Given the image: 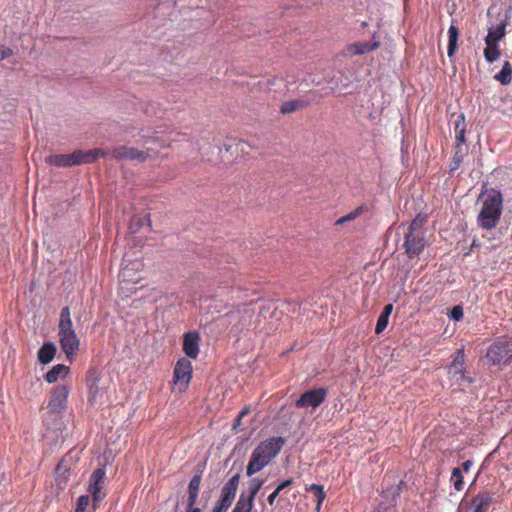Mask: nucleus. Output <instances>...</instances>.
Returning a JSON list of instances; mask_svg holds the SVG:
<instances>
[{
	"label": "nucleus",
	"mask_w": 512,
	"mask_h": 512,
	"mask_svg": "<svg viewBox=\"0 0 512 512\" xmlns=\"http://www.w3.org/2000/svg\"><path fill=\"white\" fill-rule=\"evenodd\" d=\"M465 134L466 132L455 133L454 149H463V145L466 143Z\"/></svg>",
	"instance_id": "43"
},
{
	"label": "nucleus",
	"mask_w": 512,
	"mask_h": 512,
	"mask_svg": "<svg viewBox=\"0 0 512 512\" xmlns=\"http://www.w3.org/2000/svg\"><path fill=\"white\" fill-rule=\"evenodd\" d=\"M327 394H328V389L325 387L307 390L295 402V406L297 408L311 407V408L315 409L324 402V400L327 397Z\"/></svg>",
	"instance_id": "7"
},
{
	"label": "nucleus",
	"mask_w": 512,
	"mask_h": 512,
	"mask_svg": "<svg viewBox=\"0 0 512 512\" xmlns=\"http://www.w3.org/2000/svg\"><path fill=\"white\" fill-rule=\"evenodd\" d=\"M485 357L490 365H508L512 360V339L498 338L487 348Z\"/></svg>",
	"instance_id": "4"
},
{
	"label": "nucleus",
	"mask_w": 512,
	"mask_h": 512,
	"mask_svg": "<svg viewBox=\"0 0 512 512\" xmlns=\"http://www.w3.org/2000/svg\"><path fill=\"white\" fill-rule=\"evenodd\" d=\"M279 491L277 489H275L268 497H267V502L269 503V505H273L276 498L278 497L279 495Z\"/></svg>",
	"instance_id": "48"
},
{
	"label": "nucleus",
	"mask_w": 512,
	"mask_h": 512,
	"mask_svg": "<svg viewBox=\"0 0 512 512\" xmlns=\"http://www.w3.org/2000/svg\"><path fill=\"white\" fill-rule=\"evenodd\" d=\"M254 506V500L246 496V492L242 491L235 505L234 512H251Z\"/></svg>",
	"instance_id": "28"
},
{
	"label": "nucleus",
	"mask_w": 512,
	"mask_h": 512,
	"mask_svg": "<svg viewBox=\"0 0 512 512\" xmlns=\"http://www.w3.org/2000/svg\"><path fill=\"white\" fill-rule=\"evenodd\" d=\"M185 512H202L199 507L196 506H186Z\"/></svg>",
	"instance_id": "52"
},
{
	"label": "nucleus",
	"mask_w": 512,
	"mask_h": 512,
	"mask_svg": "<svg viewBox=\"0 0 512 512\" xmlns=\"http://www.w3.org/2000/svg\"><path fill=\"white\" fill-rule=\"evenodd\" d=\"M241 420H242V418H240L238 416L234 419L233 425H232L233 430H236L241 425Z\"/></svg>",
	"instance_id": "51"
},
{
	"label": "nucleus",
	"mask_w": 512,
	"mask_h": 512,
	"mask_svg": "<svg viewBox=\"0 0 512 512\" xmlns=\"http://www.w3.org/2000/svg\"><path fill=\"white\" fill-rule=\"evenodd\" d=\"M200 484H201V473H197L191 478V480L188 484V498H187L188 506L196 505L198 496H199Z\"/></svg>",
	"instance_id": "18"
},
{
	"label": "nucleus",
	"mask_w": 512,
	"mask_h": 512,
	"mask_svg": "<svg viewBox=\"0 0 512 512\" xmlns=\"http://www.w3.org/2000/svg\"><path fill=\"white\" fill-rule=\"evenodd\" d=\"M404 484L403 481H400L399 484L393 488V489H387L384 493L391 494L392 495V502L396 503V499L399 497L402 485Z\"/></svg>",
	"instance_id": "44"
},
{
	"label": "nucleus",
	"mask_w": 512,
	"mask_h": 512,
	"mask_svg": "<svg viewBox=\"0 0 512 512\" xmlns=\"http://www.w3.org/2000/svg\"><path fill=\"white\" fill-rule=\"evenodd\" d=\"M494 79L502 85H509L512 81V65L510 62L505 61L502 69L494 75Z\"/></svg>",
	"instance_id": "26"
},
{
	"label": "nucleus",
	"mask_w": 512,
	"mask_h": 512,
	"mask_svg": "<svg viewBox=\"0 0 512 512\" xmlns=\"http://www.w3.org/2000/svg\"><path fill=\"white\" fill-rule=\"evenodd\" d=\"M307 491H310L314 494L316 502L322 504L325 500L326 493L324 491V486L320 484H311L306 488Z\"/></svg>",
	"instance_id": "34"
},
{
	"label": "nucleus",
	"mask_w": 512,
	"mask_h": 512,
	"mask_svg": "<svg viewBox=\"0 0 512 512\" xmlns=\"http://www.w3.org/2000/svg\"><path fill=\"white\" fill-rule=\"evenodd\" d=\"M226 511H227V509L222 508V507H220V506H218L216 504H215V506H214V508L212 510V512H226Z\"/></svg>",
	"instance_id": "53"
},
{
	"label": "nucleus",
	"mask_w": 512,
	"mask_h": 512,
	"mask_svg": "<svg viewBox=\"0 0 512 512\" xmlns=\"http://www.w3.org/2000/svg\"><path fill=\"white\" fill-rule=\"evenodd\" d=\"M248 408H244L242 409L239 414H238V417L242 418L244 415H246L248 413Z\"/></svg>",
	"instance_id": "55"
},
{
	"label": "nucleus",
	"mask_w": 512,
	"mask_h": 512,
	"mask_svg": "<svg viewBox=\"0 0 512 512\" xmlns=\"http://www.w3.org/2000/svg\"><path fill=\"white\" fill-rule=\"evenodd\" d=\"M239 480L240 474L237 473L224 484V486L221 489L220 498L216 502V505L228 510V508L231 506L235 499L237 489L239 486Z\"/></svg>",
	"instance_id": "10"
},
{
	"label": "nucleus",
	"mask_w": 512,
	"mask_h": 512,
	"mask_svg": "<svg viewBox=\"0 0 512 512\" xmlns=\"http://www.w3.org/2000/svg\"><path fill=\"white\" fill-rule=\"evenodd\" d=\"M483 198L476 222L479 228L490 231L497 227L503 211V196L495 188L482 190L478 199Z\"/></svg>",
	"instance_id": "1"
},
{
	"label": "nucleus",
	"mask_w": 512,
	"mask_h": 512,
	"mask_svg": "<svg viewBox=\"0 0 512 512\" xmlns=\"http://www.w3.org/2000/svg\"><path fill=\"white\" fill-rule=\"evenodd\" d=\"M57 347L53 342H45L37 353L38 361L43 364H49L55 357Z\"/></svg>",
	"instance_id": "17"
},
{
	"label": "nucleus",
	"mask_w": 512,
	"mask_h": 512,
	"mask_svg": "<svg viewBox=\"0 0 512 512\" xmlns=\"http://www.w3.org/2000/svg\"><path fill=\"white\" fill-rule=\"evenodd\" d=\"M380 43L378 41L373 42H356L353 44H350L347 47L348 52L351 55H363L370 51L376 50L379 48Z\"/></svg>",
	"instance_id": "20"
},
{
	"label": "nucleus",
	"mask_w": 512,
	"mask_h": 512,
	"mask_svg": "<svg viewBox=\"0 0 512 512\" xmlns=\"http://www.w3.org/2000/svg\"><path fill=\"white\" fill-rule=\"evenodd\" d=\"M393 311V304H386L381 312L382 315L390 317Z\"/></svg>",
	"instance_id": "49"
},
{
	"label": "nucleus",
	"mask_w": 512,
	"mask_h": 512,
	"mask_svg": "<svg viewBox=\"0 0 512 512\" xmlns=\"http://www.w3.org/2000/svg\"><path fill=\"white\" fill-rule=\"evenodd\" d=\"M192 372L193 369L190 360L187 358L179 359L173 371L174 382L186 388L191 380Z\"/></svg>",
	"instance_id": "13"
},
{
	"label": "nucleus",
	"mask_w": 512,
	"mask_h": 512,
	"mask_svg": "<svg viewBox=\"0 0 512 512\" xmlns=\"http://www.w3.org/2000/svg\"><path fill=\"white\" fill-rule=\"evenodd\" d=\"M447 371L451 379L458 385H461L464 382H472V379L466 375L464 366L460 367L450 364L447 366Z\"/></svg>",
	"instance_id": "23"
},
{
	"label": "nucleus",
	"mask_w": 512,
	"mask_h": 512,
	"mask_svg": "<svg viewBox=\"0 0 512 512\" xmlns=\"http://www.w3.org/2000/svg\"><path fill=\"white\" fill-rule=\"evenodd\" d=\"M284 443L283 437H271L260 442L254 450L271 462L280 453Z\"/></svg>",
	"instance_id": "11"
},
{
	"label": "nucleus",
	"mask_w": 512,
	"mask_h": 512,
	"mask_svg": "<svg viewBox=\"0 0 512 512\" xmlns=\"http://www.w3.org/2000/svg\"><path fill=\"white\" fill-rule=\"evenodd\" d=\"M459 29L454 24H451L448 29V47L447 55L449 59H452L456 53L458 47Z\"/></svg>",
	"instance_id": "24"
},
{
	"label": "nucleus",
	"mask_w": 512,
	"mask_h": 512,
	"mask_svg": "<svg viewBox=\"0 0 512 512\" xmlns=\"http://www.w3.org/2000/svg\"><path fill=\"white\" fill-rule=\"evenodd\" d=\"M454 155L451 159L450 165H449V173L452 174L454 171H456L460 165L463 162L464 158V149H454Z\"/></svg>",
	"instance_id": "33"
},
{
	"label": "nucleus",
	"mask_w": 512,
	"mask_h": 512,
	"mask_svg": "<svg viewBox=\"0 0 512 512\" xmlns=\"http://www.w3.org/2000/svg\"><path fill=\"white\" fill-rule=\"evenodd\" d=\"M293 484V480L292 479H287V480H284L283 482H281L278 486H277V490L279 492H281L282 490H284L285 488L291 486Z\"/></svg>",
	"instance_id": "47"
},
{
	"label": "nucleus",
	"mask_w": 512,
	"mask_h": 512,
	"mask_svg": "<svg viewBox=\"0 0 512 512\" xmlns=\"http://www.w3.org/2000/svg\"><path fill=\"white\" fill-rule=\"evenodd\" d=\"M264 482H265L264 479H260L258 477L251 478L248 481L247 491H245L246 496L255 500V497L258 494V492L260 491V489L262 488V486L264 485Z\"/></svg>",
	"instance_id": "29"
},
{
	"label": "nucleus",
	"mask_w": 512,
	"mask_h": 512,
	"mask_svg": "<svg viewBox=\"0 0 512 512\" xmlns=\"http://www.w3.org/2000/svg\"><path fill=\"white\" fill-rule=\"evenodd\" d=\"M97 148L91 150H75L70 154H53L45 158V163L55 167H72L94 163L98 159Z\"/></svg>",
	"instance_id": "3"
},
{
	"label": "nucleus",
	"mask_w": 512,
	"mask_h": 512,
	"mask_svg": "<svg viewBox=\"0 0 512 512\" xmlns=\"http://www.w3.org/2000/svg\"><path fill=\"white\" fill-rule=\"evenodd\" d=\"M105 469L97 468L93 471L89 478L88 491L92 496L93 506L96 507L97 503L104 499L105 493H102L100 484L105 478Z\"/></svg>",
	"instance_id": "12"
},
{
	"label": "nucleus",
	"mask_w": 512,
	"mask_h": 512,
	"mask_svg": "<svg viewBox=\"0 0 512 512\" xmlns=\"http://www.w3.org/2000/svg\"><path fill=\"white\" fill-rule=\"evenodd\" d=\"M472 465H473V462L471 460H466L465 462L462 463L461 470H463L464 472H468L470 470V468L472 467Z\"/></svg>",
	"instance_id": "50"
},
{
	"label": "nucleus",
	"mask_w": 512,
	"mask_h": 512,
	"mask_svg": "<svg viewBox=\"0 0 512 512\" xmlns=\"http://www.w3.org/2000/svg\"><path fill=\"white\" fill-rule=\"evenodd\" d=\"M225 150L228 152L232 148L231 144H224Z\"/></svg>",
	"instance_id": "57"
},
{
	"label": "nucleus",
	"mask_w": 512,
	"mask_h": 512,
	"mask_svg": "<svg viewBox=\"0 0 512 512\" xmlns=\"http://www.w3.org/2000/svg\"><path fill=\"white\" fill-rule=\"evenodd\" d=\"M454 131L455 133L466 132L465 115L463 113H460L456 116L454 122Z\"/></svg>",
	"instance_id": "36"
},
{
	"label": "nucleus",
	"mask_w": 512,
	"mask_h": 512,
	"mask_svg": "<svg viewBox=\"0 0 512 512\" xmlns=\"http://www.w3.org/2000/svg\"><path fill=\"white\" fill-rule=\"evenodd\" d=\"M98 158H110L118 161L122 160H136L138 162H145L149 153L143 150H139L134 147L117 146L111 148H97Z\"/></svg>",
	"instance_id": "5"
},
{
	"label": "nucleus",
	"mask_w": 512,
	"mask_h": 512,
	"mask_svg": "<svg viewBox=\"0 0 512 512\" xmlns=\"http://www.w3.org/2000/svg\"><path fill=\"white\" fill-rule=\"evenodd\" d=\"M465 363V353L464 348L457 349V351L453 355V360L451 362L452 365L456 366H464Z\"/></svg>",
	"instance_id": "39"
},
{
	"label": "nucleus",
	"mask_w": 512,
	"mask_h": 512,
	"mask_svg": "<svg viewBox=\"0 0 512 512\" xmlns=\"http://www.w3.org/2000/svg\"><path fill=\"white\" fill-rule=\"evenodd\" d=\"M89 503H90V496L89 495H81L77 500L75 512H85Z\"/></svg>",
	"instance_id": "40"
},
{
	"label": "nucleus",
	"mask_w": 512,
	"mask_h": 512,
	"mask_svg": "<svg viewBox=\"0 0 512 512\" xmlns=\"http://www.w3.org/2000/svg\"><path fill=\"white\" fill-rule=\"evenodd\" d=\"M70 388L66 385L56 386L50 396L48 409L53 413H62L66 410Z\"/></svg>",
	"instance_id": "9"
},
{
	"label": "nucleus",
	"mask_w": 512,
	"mask_h": 512,
	"mask_svg": "<svg viewBox=\"0 0 512 512\" xmlns=\"http://www.w3.org/2000/svg\"><path fill=\"white\" fill-rule=\"evenodd\" d=\"M13 55V50L4 45H0V61Z\"/></svg>",
	"instance_id": "46"
},
{
	"label": "nucleus",
	"mask_w": 512,
	"mask_h": 512,
	"mask_svg": "<svg viewBox=\"0 0 512 512\" xmlns=\"http://www.w3.org/2000/svg\"><path fill=\"white\" fill-rule=\"evenodd\" d=\"M427 220V216L424 214H418L409 224L407 231H411L414 233H423L422 227Z\"/></svg>",
	"instance_id": "31"
},
{
	"label": "nucleus",
	"mask_w": 512,
	"mask_h": 512,
	"mask_svg": "<svg viewBox=\"0 0 512 512\" xmlns=\"http://www.w3.org/2000/svg\"><path fill=\"white\" fill-rule=\"evenodd\" d=\"M364 210H366V207L364 205H361V206L357 207L356 209H354L353 211H351L348 214H346L345 216L339 218L335 222V224L336 225H341V224H343L345 222L355 220L356 218H358L363 213Z\"/></svg>",
	"instance_id": "35"
},
{
	"label": "nucleus",
	"mask_w": 512,
	"mask_h": 512,
	"mask_svg": "<svg viewBox=\"0 0 512 512\" xmlns=\"http://www.w3.org/2000/svg\"><path fill=\"white\" fill-rule=\"evenodd\" d=\"M321 506H322V504H319L318 502H316V507H315L316 512H320Z\"/></svg>",
	"instance_id": "56"
},
{
	"label": "nucleus",
	"mask_w": 512,
	"mask_h": 512,
	"mask_svg": "<svg viewBox=\"0 0 512 512\" xmlns=\"http://www.w3.org/2000/svg\"><path fill=\"white\" fill-rule=\"evenodd\" d=\"M426 246L424 233L406 231L404 235L405 253L409 258L419 256Z\"/></svg>",
	"instance_id": "8"
},
{
	"label": "nucleus",
	"mask_w": 512,
	"mask_h": 512,
	"mask_svg": "<svg viewBox=\"0 0 512 512\" xmlns=\"http://www.w3.org/2000/svg\"><path fill=\"white\" fill-rule=\"evenodd\" d=\"M141 266H142V264L139 261H134V262L126 265L125 267H123V269L121 271L122 277L124 279L130 278L131 277V271H133L135 269H139Z\"/></svg>",
	"instance_id": "38"
},
{
	"label": "nucleus",
	"mask_w": 512,
	"mask_h": 512,
	"mask_svg": "<svg viewBox=\"0 0 512 512\" xmlns=\"http://www.w3.org/2000/svg\"><path fill=\"white\" fill-rule=\"evenodd\" d=\"M231 512H234V509H232V511H231Z\"/></svg>",
	"instance_id": "58"
},
{
	"label": "nucleus",
	"mask_w": 512,
	"mask_h": 512,
	"mask_svg": "<svg viewBox=\"0 0 512 512\" xmlns=\"http://www.w3.org/2000/svg\"><path fill=\"white\" fill-rule=\"evenodd\" d=\"M154 133L155 132H151L149 129H141L139 132L140 140L138 142L143 141L144 143H147L153 138Z\"/></svg>",
	"instance_id": "45"
},
{
	"label": "nucleus",
	"mask_w": 512,
	"mask_h": 512,
	"mask_svg": "<svg viewBox=\"0 0 512 512\" xmlns=\"http://www.w3.org/2000/svg\"><path fill=\"white\" fill-rule=\"evenodd\" d=\"M479 246H480V244H479L478 240L477 239H473V241L471 243V246H470V251L473 250L476 247H479Z\"/></svg>",
	"instance_id": "54"
},
{
	"label": "nucleus",
	"mask_w": 512,
	"mask_h": 512,
	"mask_svg": "<svg viewBox=\"0 0 512 512\" xmlns=\"http://www.w3.org/2000/svg\"><path fill=\"white\" fill-rule=\"evenodd\" d=\"M310 104V100L306 99H293L289 101H285L282 103L280 107V112L282 114H289L300 109L307 107Z\"/></svg>",
	"instance_id": "25"
},
{
	"label": "nucleus",
	"mask_w": 512,
	"mask_h": 512,
	"mask_svg": "<svg viewBox=\"0 0 512 512\" xmlns=\"http://www.w3.org/2000/svg\"><path fill=\"white\" fill-rule=\"evenodd\" d=\"M151 225H152V221L150 219V215L147 214L143 217L133 219L131 222V225H130V229H131L132 233H136L139 231L140 228H142L144 226L151 227Z\"/></svg>",
	"instance_id": "30"
},
{
	"label": "nucleus",
	"mask_w": 512,
	"mask_h": 512,
	"mask_svg": "<svg viewBox=\"0 0 512 512\" xmlns=\"http://www.w3.org/2000/svg\"><path fill=\"white\" fill-rule=\"evenodd\" d=\"M388 322H389V317L382 315L380 313V315L377 319V322H376L375 333L381 334L387 328Z\"/></svg>",
	"instance_id": "37"
},
{
	"label": "nucleus",
	"mask_w": 512,
	"mask_h": 512,
	"mask_svg": "<svg viewBox=\"0 0 512 512\" xmlns=\"http://www.w3.org/2000/svg\"><path fill=\"white\" fill-rule=\"evenodd\" d=\"M253 310L247 307L229 311L221 317L223 324L230 325L232 330L241 332L251 326Z\"/></svg>",
	"instance_id": "6"
},
{
	"label": "nucleus",
	"mask_w": 512,
	"mask_h": 512,
	"mask_svg": "<svg viewBox=\"0 0 512 512\" xmlns=\"http://www.w3.org/2000/svg\"><path fill=\"white\" fill-rule=\"evenodd\" d=\"M449 318L453 321H460L463 318V308L460 305L454 306L449 312Z\"/></svg>",
	"instance_id": "41"
},
{
	"label": "nucleus",
	"mask_w": 512,
	"mask_h": 512,
	"mask_svg": "<svg viewBox=\"0 0 512 512\" xmlns=\"http://www.w3.org/2000/svg\"><path fill=\"white\" fill-rule=\"evenodd\" d=\"M492 503V497L488 492L477 494L472 499L473 512H487Z\"/></svg>",
	"instance_id": "21"
},
{
	"label": "nucleus",
	"mask_w": 512,
	"mask_h": 512,
	"mask_svg": "<svg viewBox=\"0 0 512 512\" xmlns=\"http://www.w3.org/2000/svg\"><path fill=\"white\" fill-rule=\"evenodd\" d=\"M451 482L453 483L454 489L456 491H461L464 488V480L462 470L459 467H455L452 470L451 474Z\"/></svg>",
	"instance_id": "32"
},
{
	"label": "nucleus",
	"mask_w": 512,
	"mask_h": 512,
	"mask_svg": "<svg viewBox=\"0 0 512 512\" xmlns=\"http://www.w3.org/2000/svg\"><path fill=\"white\" fill-rule=\"evenodd\" d=\"M373 512H396L395 503L394 502H382Z\"/></svg>",
	"instance_id": "42"
},
{
	"label": "nucleus",
	"mask_w": 512,
	"mask_h": 512,
	"mask_svg": "<svg viewBox=\"0 0 512 512\" xmlns=\"http://www.w3.org/2000/svg\"><path fill=\"white\" fill-rule=\"evenodd\" d=\"M98 382H99V378L97 376L96 370H89L87 379H86V385L88 388V402L90 404L95 403V400H96V397H97V394L99 391Z\"/></svg>",
	"instance_id": "19"
},
{
	"label": "nucleus",
	"mask_w": 512,
	"mask_h": 512,
	"mask_svg": "<svg viewBox=\"0 0 512 512\" xmlns=\"http://www.w3.org/2000/svg\"><path fill=\"white\" fill-rule=\"evenodd\" d=\"M508 19H509L508 15H505L504 19L501 20L496 26L490 27L488 29V34L485 37V41H490V42L498 44V42L502 38H504V36L506 34V26H507Z\"/></svg>",
	"instance_id": "16"
},
{
	"label": "nucleus",
	"mask_w": 512,
	"mask_h": 512,
	"mask_svg": "<svg viewBox=\"0 0 512 512\" xmlns=\"http://www.w3.org/2000/svg\"><path fill=\"white\" fill-rule=\"evenodd\" d=\"M269 463V460H267L264 455L262 456L261 454L253 450L246 468V475L248 477L253 476L257 472L265 468Z\"/></svg>",
	"instance_id": "15"
},
{
	"label": "nucleus",
	"mask_w": 512,
	"mask_h": 512,
	"mask_svg": "<svg viewBox=\"0 0 512 512\" xmlns=\"http://www.w3.org/2000/svg\"><path fill=\"white\" fill-rule=\"evenodd\" d=\"M486 47L483 51L484 58L487 63H493L500 57L499 44L485 41Z\"/></svg>",
	"instance_id": "27"
},
{
	"label": "nucleus",
	"mask_w": 512,
	"mask_h": 512,
	"mask_svg": "<svg viewBox=\"0 0 512 512\" xmlns=\"http://www.w3.org/2000/svg\"><path fill=\"white\" fill-rule=\"evenodd\" d=\"M200 333L198 331L186 332L183 336V351L188 358L196 359L199 354Z\"/></svg>",
	"instance_id": "14"
},
{
	"label": "nucleus",
	"mask_w": 512,
	"mask_h": 512,
	"mask_svg": "<svg viewBox=\"0 0 512 512\" xmlns=\"http://www.w3.org/2000/svg\"><path fill=\"white\" fill-rule=\"evenodd\" d=\"M70 372V368L64 364L54 365L45 375L44 379L48 383H55L60 378L66 377Z\"/></svg>",
	"instance_id": "22"
},
{
	"label": "nucleus",
	"mask_w": 512,
	"mask_h": 512,
	"mask_svg": "<svg viewBox=\"0 0 512 512\" xmlns=\"http://www.w3.org/2000/svg\"><path fill=\"white\" fill-rule=\"evenodd\" d=\"M59 342L62 351L69 361H72L80 348V340L73 328L70 308L63 307L60 312L58 325Z\"/></svg>",
	"instance_id": "2"
}]
</instances>
